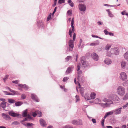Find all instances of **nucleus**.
Here are the masks:
<instances>
[{"mask_svg": "<svg viewBox=\"0 0 128 128\" xmlns=\"http://www.w3.org/2000/svg\"><path fill=\"white\" fill-rule=\"evenodd\" d=\"M104 101L107 102L106 103H101L100 106L103 108L109 107L111 104H113L112 101L111 100H110L108 99L105 98L104 100Z\"/></svg>", "mask_w": 128, "mask_h": 128, "instance_id": "f257e3e1", "label": "nucleus"}, {"mask_svg": "<svg viewBox=\"0 0 128 128\" xmlns=\"http://www.w3.org/2000/svg\"><path fill=\"white\" fill-rule=\"evenodd\" d=\"M76 37V34L74 32L73 36V40H70L68 42L69 46V50L70 52L72 51V50L74 47V41L75 40Z\"/></svg>", "mask_w": 128, "mask_h": 128, "instance_id": "f03ea898", "label": "nucleus"}, {"mask_svg": "<svg viewBox=\"0 0 128 128\" xmlns=\"http://www.w3.org/2000/svg\"><path fill=\"white\" fill-rule=\"evenodd\" d=\"M118 92L119 95L123 96L125 92L124 88L123 87L119 86L118 89Z\"/></svg>", "mask_w": 128, "mask_h": 128, "instance_id": "7ed1b4c3", "label": "nucleus"}, {"mask_svg": "<svg viewBox=\"0 0 128 128\" xmlns=\"http://www.w3.org/2000/svg\"><path fill=\"white\" fill-rule=\"evenodd\" d=\"M72 124L74 125L78 126L79 125H82V122L81 120H72L71 122Z\"/></svg>", "mask_w": 128, "mask_h": 128, "instance_id": "20e7f679", "label": "nucleus"}, {"mask_svg": "<svg viewBox=\"0 0 128 128\" xmlns=\"http://www.w3.org/2000/svg\"><path fill=\"white\" fill-rule=\"evenodd\" d=\"M120 78L123 81H126L127 79V76L126 73L124 72H121L120 74Z\"/></svg>", "mask_w": 128, "mask_h": 128, "instance_id": "39448f33", "label": "nucleus"}, {"mask_svg": "<svg viewBox=\"0 0 128 128\" xmlns=\"http://www.w3.org/2000/svg\"><path fill=\"white\" fill-rule=\"evenodd\" d=\"M8 114L9 115L14 118L17 117L19 116V114L15 113L12 110L9 112Z\"/></svg>", "mask_w": 128, "mask_h": 128, "instance_id": "423d86ee", "label": "nucleus"}, {"mask_svg": "<svg viewBox=\"0 0 128 128\" xmlns=\"http://www.w3.org/2000/svg\"><path fill=\"white\" fill-rule=\"evenodd\" d=\"M7 89H8L10 91L12 92L11 93L12 94V96H14L15 95H18L20 94L18 91L13 90L8 87L7 88Z\"/></svg>", "mask_w": 128, "mask_h": 128, "instance_id": "0eeeda50", "label": "nucleus"}, {"mask_svg": "<svg viewBox=\"0 0 128 128\" xmlns=\"http://www.w3.org/2000/svg\"><path fill=\"white\" fill-rule=\"evenodd\" d=\"M110 99L113 101H118L119 100L120 98L118 96L115 94H113L110 96Z\"/></svg>", "mask_w": 128, "mask_h": 128, "instance_id": "6e6552de", "label": "nucleus"}, {"mask_svg": "<svg viewBox=\"0 0 128 128\" xmlns=\"http://www.w3.org/2000/svg\"><path fill=\"white\" fill-rule=\"evenodd\" d=\"M91 56L92 58L94 60L98 61V56L96 53L93 52Z\"/></svg>", "mask_w": 128, "mask_h": 128, "instance_id": "1a4fd4ad", "label": "nucleus"}, {"mask_svg": "<svg viewBox=\"0 0 128 128\" xmlns=\"http://www.w3.org/2000/svg\"><path fill=\"white\" fill-rule=\"evenodd\" d=\"M2 116L4 118L7 120H10L11 118L9 116L4 113H2Z\"/></svg>", "mask_w": 128, "mask_h": 128, "instance_id": "9d476101", "label": "nucleus"}, {"mask_svg": "<svg viewBox=\"0 0 128 128\" xmlns=\"http://www.w3.org/2000/svg\"><path fill=\"white\" fill-rule=\"evenodd\" d=\"M31 98L33 100L36 102H39V100L37 96L34 94H32Z\"/></svg>", "mask_w": 128, "mask_h": 128, "instance_id": "9b49d317", "label": "nucleus"}, {"mask_svg": "<svg viewBox=\"0 0 128 128\" xmlns=\"http://www.w3.org/2000/svg\"><path fill=\"white\" fill-rule=\"evenodd\" d=\"M81 61L82 64V66L84 68L85 67L86 62V61L84 56H83L81 58Z\"/></svg>", "mask_w": 128, "mask_h": 128, "instance_id": "f8f14e48", "label": "nucleus"}, {"mask_svg": "<svg viewBox=\"0 0 128 128\" xmlns=\"http://www.w3.org/2000/svg\"><path fill=\"white\" fill-rule=\"evenodd\" d=\"M37 24L39 28L41 27L42 28H44V26L43 22L42 20H40L38 21Z\"/></svg>", "mask_w": 128, "mask_h": 128, "instance_id": "ddd939ff", "label": "nucleus"}, {"mask_svg": "<svg viewBox=\"0 0 128 128\" xmlns=\"http://www.w3.org/2000/svg\"><path fill=\"white\" fill-rule=\"evenodd\" d=\"M79 8L80 10V11L84 12L86 10V7L83 4H80L79 5Z\"/></svg>", "mask_w": 128, "mask_h": 128, "instance_id": "4468645a", "label": "nucleus"}, {"mask_svg": "<svg viewBox=\"0 0 128 128\" xmlns=\"http://www.w3.org/2000/svg\"><path fill=\"white\" fill-rule=\"evenodd\" d=\"M111 51L114 52V54L116 55H118L119 54V51L118 48H111Z\"/></svg>", "mask_w": 128, "mask_h": 128, "instance_id": "2eb2a0df", "label": "nucleus"}, {"mask_svg": "<svg viewBox=\"0 0 128 128\" xmlns=\"http://www.w3.org/2000/svg\"><path fill=\"white\" fill-rule=\"evenodd\" d=\"M39 122L40 125L44 127L46 125L45 121L42 118H40V119Z\"/></svg>", "mask_w": 128, "mask_h": 128, "instance_id": "dca6fc26", "label": "nucleus"}, {"mask_svg": "<svg viewBox=\"0 0 128 128\" xmlns=\"http://www.w3.org/2000/svg\"><path fill=\"white\" fill-rule=\"evenodd\" d=\"M18 86H20L22 88H24V89L26 90H27L29 87L26 84H18Z\"/></svg>", "mask_w": 128, "mask_h": 128, "instance_id": "f3484780", "label": "nucleus"}, {"mask_svg": "<svg viewBox=\"0 0 128 128\" xmlns=\"http://www.w3.org/2000/svg\"><path fill=\"white\" fill-rule=\"evenodd\" d=\"M114 114L118 115L120 114L121 112V110H119L118 108H116L113 110Z\"/></svg>", "mask_w": 128, "mask_h": 128, "instance_id": "a211bd4d", "label": "nucleus"}, {"mask_svg": "<svg viewBox=\"0 0 128 128\" xmlns=\"http://www.w3.org/2000/svg\"><path fill=\"white\" fill-rule=\"evenodd\" d=\"M73 68L72 66L68 67L66 71V74H67L70 73L72 71V69Z\"/></svg>", "mask_w": 128, "mask_h": 128, "instance_id": "6ab92c4d", "label": "nucleus"}, {"mask_svg": "<svg viewBox=\"0 0 128 128\" xmlns=\"http://www.w3.org/2000/svg\"><path fill=\"white\" fill-rule=\"evenodd\" d=\"M74 18H73L72 20L71 24V28H72L71 29L72 30V31L73 32H74Z\"/></svg>", "mask_w": 128, "mask_h": 128, "instance_id": "aec40b11", "label": "nucleus"}, {"mask_svg": "<svg viewBox=\"0 0 128 128\" xmlns=\"http://www.w3.org/2000/svg\"><path fill=\"white\" fill-rule=\"evenodd\" d=\"M34 125V124L32 123L27 122V124L26 126L27 128H34L32 126Z\"/></svg>", "mask_w": 128, "mask_h": 128, "instance_id": "412c9836", "label": "nucleus"}, {"mask_svg": "<svg viewBox=\"0 0 128 128\" xmlns=\"http://www.w3.org/2000/svg\"><path fill=\"white\" fill-rule=\"evenodd\" d=\"M105 63L107 64H111L112 63V61L110 59L106 58L104 61Z\"/></svg>", "mask_w": 128, "mask_h": 128, "instance_id": "4be33fe9", "label": "nucleus"}, {"mask_svg": "<svg viewBox=\"0 0 128 128\" xmlns=\"http://www.w3.org/2000/svg\"><path fill=\"white\" fill-rule=\"evenodd\" d=\"M126 65V63L125 61H122L121 62V66L122 68L123 69H124Z\"/></svg>", "mask_w": 128, "mask_h": 128, "instance_id": "5701e85b", "label": "nucleus"}, {"mask_svg": "<svg viewBox=\"0 0 128 128\" xmlns=\"http://www.w3.org/2000/svg\"><path fill=\"white\" fill-rule=\"evenodd\" d=\"M27 111L28 110L27 109H26L25 110L23 111V112L22 114V115L23 117H27L28 115Z\"/></svg>", "mask_w": 128, "mask_h": 128, "instance_id": "b1692460", "label": "nucleus"}, {"mask_svg": "<svg viewBox=\"0 0 128 128\" xmlns=\"http://www.w3.org/2000/svg\"><path fill=\"white\" fill-rule=\"evenodd\" d=\"M23 104V102H21L18 101L15 103V106H21Z\"/></svg>", "mask_w": 128, "mask_h": 128, "instance_id": "393cba45", "label": "nucleus"}, {"mask_svg": "<svg viewBox=\"0 0 128 128\" xmlns=\"http://www.w3.org/2000/svg\"><path fill=\"white\" fill-rule=\"evenodd\" d=\"M90 96L92 99H94L96 97V94L94 92H92L90 95Z\"/></svg>", "mask_w": 128, "mask_h": 128, "instance_id": "a878e982", "label": "nucleus"}, {"mask_svg": "<svg viewBox=\"0 0 128 128\" xmlns=\"http://www.w3.org/2000/svg\"><path fill=\"white\" fill-rule=\"evenodd\" d=\"M1 107L3 108H4L6 107V103L5 102H4L2 103L1 104Z\"/></svg>", "mask_w": 128, "mask_h": 128, "instance_id": "bb28decb", "label": "nucleus"}, {"mask_svg": "<svg viewBox=\"0 0 128 128\" xmlns=\"http://www.w3.org/2000/svg\"><path fill=\"white\" fill-rule=\"evenodd\" d=\"M111 45L107 44L106 46L104 48L106 50H109V49L111 48Z\"/></svg>", "mask_w": 128, "mask_h": 128, "instance_id": "cd10ccee", "label": "nucleus"}, {"mask_svg": "<svg viewBox=\"0 0 128 128\" xmlns=\"http://www.w3.org/2000/svg\"><path fill=\"white\" fill-rule=\"evenodd\" d=\"M80 94L82 95V96H83V95L84 94V90L83 88H80Z\"/></svg>", "mask_w": 128, "mask_h": 128, "instance_id": "c85d7f7f", "label": "nucleus"}, {"mask_svg": "<svg viewBox=\"0 0 128 128\" xmlns=\"http://www.w3.org/2000/svg\"><path fill=\"white\" fill-rule=\"evenodd\" d=\"M124 56L125 59L128 61V52H126L124 54Z\"/></svg>", "mask_w": 128, "mask_h": 128, "instance_id": "c756f323", "label": "nucleus"}, {"mask_svg": "<svg viewBox=\"0 0 128 128\" xmlns=\"http://www.w3.org/2000/svg\"><path fill=\"white\" fill-rule=\"evenodd\" d=\"M15 101L14 99L9 98L8 99V102L10 104H12L15 102Z\"/></svg>", "mask_w": 128, "mask_h": 128, "instance_id": "7c9ffc66", "label": "nucleus"}, {"mask_svg": "<svg viewBox=\"0 0 128 128\" xmlns=\"http://www.w3.org/2000/svg\"><path fill=\"white\" fill-rule=\"evenodd\" d=\"M62 128H76V127H74V128L71 126L69 125H67L64 127H63Z\"/></svg>", "mask_w": 128, "mask_h": 128, "instance_id": "2f4dec72", "label": "nucleus"}, {"mask_svg": "<svg viewBox=\"0 0 128 128\" xmlns=\"http://www.w3.org/2000/svg\"><path fill=\"white\" fill-rule=\"evenodd\" d=\"M114 113V110H112L110 112L106 113V114H107V115L108 116L112 115V114H113Z\"/></svg>", "mask_w": 128, "mask_h": 128, "instance_id": "473e14b6", "label": "nucleus"}, {"mask_svg": "<svg viewBox=\"0 0 128 128\" xmlns=\"http://www.w3.org/2000/svg\"><path fill=\"white\" fill-rule=\"evenodd\" d=\"M128 99V94L127 93L124 97L123 99L124 100H126Z\"/></svg>", "mask_w": 128, "mask_h": 128, "instance_id": "72a5a7b5", "label": "nucleus"}, {"mask_svg": "<svg viewBox=\"0 0 128 128\" xmlns=\"http://www.w3.org/2000/svg\"><path fill=\"white\" fill-rule=\"evenodd\" d=\"M72 58V57L70 56H68L65 58L67 62H68Z\"/></svg>", "mask_w": 128, "mask_h": 128, "instance_id": "f704fd0d", "label": "nucleus"}, {"mask_svg": "<svg viewBox=\"0 0 128 128\" xmlns=\"http://www.w3.org/2000/svg\"><path fill=\"white\" fill-rule=\"evenodd\" d=\"M67 14L68 16H71L72 14V10H68L67 12Z\"/></svg>", "mask_w": 128, "mask_h": 128, "instance_id": "c9c22d12", "label": "nucleus"}, {"mask_svg": "<svg viewBox=\"0 0 128 128\" xmlns=\"http://www.w3.org/2000/svg\"><path fill=\"white\" fill-rule=\"evenodd\" d=\"M74 82L75 84H78L79 88H80V86H81L80 85V84L78 82H76V78H75L74 79Z\"/></svg>", "mask_w": 128, "mask_h": 128, "instance_id": "e433bc0d", "label": "nucleus"}, {"mask_svg": "<svg viewBox=\"0 0 128 128\" xmlns=\"http://www.w3.org/2000/svg\"><path fill=\"white\" fill-rule=\"evenodd\" d=\"M78 80L80 82H82L83 81V79L80 77V76L79 75H78Z\"/></svg>", "mask_w": 128, "mask_h": 128, "instance_id": "4c0bfd02", "label": "nucleus"}, {"mask_svg": "<svg viewBox=\"0 0 128 128\" xmlns=\"http://www.w3.org/2000/svg\"><path fill=\"white\" fill-rule=\"evenodd\" d=\"M12 124L14 125H17L20 124L19 122L17 121H14L13 122Z\"/></svg>", "mask_w": 128, "mask_h": 128, "instance_id": "58836bf2", "label": "nucleus"}, {"mask_svg": "<svg viewBox=\"0 0 128 128\" xmlns=\"http://www.w3.org/2000/svg\"><path fill=\"white\" fill-rule=\"evenodd\" d=\"M69 79V78L67 77H64L62 81L64 82H66Z\"/></svg>", "mask_w": 128, "mask_h": 128, "instance_id": "ea45409f", "label": "nucleus"}, {"mask_svg": "<svg viewBox=\"0 0 128 128\" xmlns=\"http://www.w3.org/2000/svg\"><path fill=\"white\" fill-rule=\"evenodd\" d=\"M99 44V43H92L90 44V46H94L98 45Z\"/></svg>", "mask_w": 128, "mask_h": 128, "instance_id": "a19ab883", "label": "nucleus"}, {"mask_svg": "<svg viewBox=\"0 0 128 128\" xmlns=\"http://www.w3.org/2000/svg\"><path fill=\"white\" fill-rule=\"evenodd\" d=\"M51 13H50V14H49L48 16L47 19V21H48L51 19Z\"/></svg>", "mask_w": 128, "mask_h": 128, "instance_id": "79ce46f5", "label": "nucleus"}, {"mask_svg": "<svg viewBox=\"0 0 128 128\" xmlns=\"http://www.w3.org/2000/svg\"><path fill=\"white\" fill-rule=\"evenodd\" d=\"M26 96L25 94H22L21 96V98L23 99H24L26 98Z\"/></svg>", "mask_w": 128, "mask_h": 128, "instance_id": "37998d69", "label": "nucleus"}, {"mask_svg": "<svg viewBox=\"0 0 128 128\" xmlns=\"http://www.w3.org/2000/svg\"><path fill=\"white\" fill-rule=\"evenodd\" d=\"M104 120L102 119L101 121V124L102 126H104Z\"/></svg>", "mask_w": 128, "mask_h": 128, "instance_id": "c03bdc74", "label": "nucleus"}, {"mask_svg": "<svg viewBox=\"0 0 128 128\" xmlns=\"http://www.w3.org/2000/svg\"><path fill=\"white\" fill-rule=\"evenodd\" d=\"M104 32L105 34L106 35H108L109 32H108L106 29L104 30Z\"/></svg>", "mask_w": 128, "mask_h": 128, "instance_id": "a18cd8bd", "label": "nucleus"}, {"mask_svg": "<svg viewBox=\"0 0 128 128\" xmlns=\"http://www.w3.org/2000/svg\"><path fill=\"white\" fill-rule=\"evenodd\" d=\"M76 98V102H77L80 100L78 96V95H76L75 96Z\"/></svg>", "mask_w": 128, "mask_h": 128, "instance_id": "49530a36", "label": "nucleus"}, {"mask_svg": "<svg viewBox=\"0 0 128 128\" xmlns=\"http://www.w3.org/2000/svg\"><path fill=\"white\" fill-rule=\"evenodd\" d=\"M80 64H78L76 70L77 71H78L80 70Z\"/></svg>", "mask_w": 128, "mask_h": 128, "instance_id": "de8ad7c7", "label": "nucleus"}, {"mask_svg": "<svg viewBox=\"0 0 128 128\" xmlns=\"http://www.w3.org/2000/svg\"><path fill=\"white\" fill-rule=\"evenodd\" d=\"M32 116L34 117H36L37 115V114L36 112H32Z\"/></svg>", "mask_w": 128, "mask_h": 128, "instance_id": "09e8293b", "label": "nucleus"}, {"mask_svg": "<svg viewBox=\"0 0 128 128\" xmlns=\"http://www.w3.org/2000/svg\"><path fill=\"white\" fill-rule=\"evenodd\" d=\"M24 121L22 120V121H21L20 122L23 125H24L26 126V125L27 124V122L26 124L24 123Z\"/></svg>", "mask_w": 128, "mask_h": 128, "instance_id": "8fccbe9b", "label": "nucleus"}, {"mask_svg": "<svg viewBox=\"0 0 128 128\" xmlns=\"http://www.w3.org/2000/svg\"><path fill=\"white\" fill-rule=\"evenodd\" d=\"M92 121L93 123L94 124L96 123V120L95 119V118H92Z\"/></svg>", "mask_w": 128, "mask_h": 128, "instance_id": "3c124183", "label": "nucleus"}, {"mask_svg": "<svg viewBox=\"0 0 128 128\" xmlns=\"http://www.w3.org/2000/svg\"><path fill=\"white\" fill-rule=\"evenodd\" d=\"M109 16L110 17H113L114 16L113 15L112 13L111 12L109 13H108Z\"/></svg>", "mask_w": 128, "mask_h": 128, "instance_id": "603ef678", "label": "nucleus"}, {"mask_svg": "<svg viewBox=\"0 0 128 128\" xmlns=\"http://www.w3.org/2000/svg\"><path fill=\"white\" fill-rule=\"evenodd\" d=\"M128 106V103H126V104L122 106L123 108L124 109L125 108L127 107Z\"/></svg>", "mask_w": 128, "mask_h": 128, "instance_id": "864d4df0", "label": "nucleus"}, {"mask_svg": "<svg viewBox=\"0 0 128 128\" xmlns=\"http://www.w3.org/2000/svg\"><path fill=\"white\" fill-rule=\"evenodd\" d=\"M38 116L39 117H41L42 116V113L40 112H39L38 113Z\"/></svg>", "mask_w": 128, "mask_h": 128, "instance_id": "5fc2aeb1", "label": "nucleus"}, {"mask_svg": "<svg viewBox=\"0 0 128 128\" xmlns=\"http://www.w3.org/2000/svg\"><path fill=\"white\" fill-rule=\"evenodd\" d=\"M72 32H73L72 31V30L71 29V28H70V29L69 30V34H72Z\"/></svg>", "mask_w": 128, "mask_h": 128, "instance_id": "6e6d98bb", "label": "nucleus"}, {"mask_svg": "<svg viewBox=\"0 0 128 128\" xmlns=\"http://www.w3.org/2000/svg\"><path fill=\"white\" fill-rule=\"evenodd\" d=\"M18 80H16L13 81L12 82L16 84H18Z\"/></svg>", "mask_w": 128, "mask_h": 128, "instance_id": "4d7b16f0", "label": "nucleus"}, {"mask_svg": "<svg viewBox=\"0 0 128 128\" xmlns=\"http://www.w3.org/2000/svg\"><path fill=\"white\" fill-rule=\"evenodd\" d=\"M112 54L110 52H108V53L106 54V56H108L109 57H110L111 56Z\"/></svg>", "mask_w": 128, "mask_h": 128, "instance_id": "13d9d810", "label": "nucleus"}, {"mask_svg": "<svg viewBox=\"0 0 128 128\" xmlns=\"http://www.w3.org/2000/svg\"><path fill=\"white\" fill-rule=\"evenodd\" d=\"M108 35H109L110 36H114V34L112 33L109 32L108 34Z\"/></svg>", "mask_w": 128, "mask_h": 128, "instance_id": "bf43d9fd", "label": "nucleus"}, {"mask_svg": "<svg viewBox=\"0 0 128 128\" xmlns=\"http://www.w3.org/2000/svg\"><path fill=\"white\" fill-rule=\"evenodd\" d=\"M72 7H73L74 6V4L73 2H72L69 4Z\"/></svg>", "mask_w": 128, "mask_h": 128, "instance_id": "052dcab7", "label": "nucleus"}, {"mask_svg": "<svg viewBox=\"0 0 128 128\" xmlns=\"http://www.w3.org/2000/svg\"><path fill=\"white\" fill-rule=\"evenodd\" d=\"M27 118L28 119H32V118L31 116H30L29 114H28L27 116Z\"/></svg>", "mask_w": 128, "mask_h": 128, "instance_id": "680f3d73", "label": "nucleus"}, {"mask_svg": "<svg viewBox=\"0 0 128 128\" xmlns=\"http://www.w3.org/2000/svg\"><path fill=\"white\" fill-rule=\"evenodd\" d=\"M78 71V74H82V72L81 71H80V70L78 71Z\"/></svg>", "mask_w": 128, "mask_h": 128, "instance_id": "e2e57ef3", "label": "nucleus"}, {"mask_svg": "<svg viewBox=\"0 0 128 128\" xmlns=\"http://www.w3.org/2000/svg\"><path fill=\"white\" fill-rule=\"evenodd\" d=\"M8 75H7L5 77H4V79H5L6 80L8 78Z\"/></svg>", "mask_w": 128, "mask_h": 128, "instance_id": "0e129e2a", "label": "nucleus"}, {"mask_svg": "<svg viewBox=\"0 0 128 128\" xmlns=\"http://www.w3.org/2000/svg\"><path fill=\"white\" fill-rule=\"evenodd\" d=\"M92 37L93 38H98V36H96L95 35L92 34Z\"/></svg>", "mask_w": 128, "mask_h": 128, "instance_id": "69168bd1", "label": "nucleus"}, {"mask_svg": "<svg viewBox=\"0 0 128 128\" xmlns=\"http://www.w3.org/2000/svg\"><path fill=\"white\" fill-rule=\"evenodd\" d=\"M54 4L52 5V6L53 7H54L56 6V4L57 2L54 1Z\"/></svg>", "mask_w": 128, "mask_h": 128, "instance_id": "338daca9", "label": "nucleus"}, {"mask_svg": "<svg viewBox=\"0 0 128 128\" xmlns=\"http://www.w3.org/2000/svg\"><path fill=\"white\" fill-rule=\"evenodd\" d=\"M103 24V23L100 22L99 21L98 22V24L99 25L102 24Z\"/></svg>", "mask_w": 128, "mask_h": 128, "instance_id": "774afa93", "label": "nucleus"}]
</instances>
